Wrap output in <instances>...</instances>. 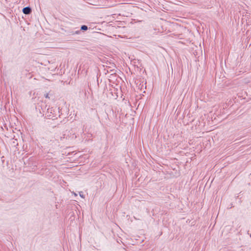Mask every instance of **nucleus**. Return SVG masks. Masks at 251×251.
<instances>
[{"label":"nucleus","mask_w":251,"mask_h":251,"mask_svg":"<svg viewBox=\"0 0 251 251\" xmlns=\"http://www.w3.org/2000/svg\"><path fill=\"white\" fill-rule=\"evenodd\" d=\"M46 114L49 119H52L56 118L57 116V114L55 113V110L52 107L47 109Z\"/></svg>","instance_id":"obj_1"},{"label":"nucleus","mask_w":251,"mask_h":251,"mask_svg":"<svg viewBox=\"0 0 251 251\" xmlns=\"http://www.w3.org/2000/svg\"><path fill=\"white\" fill-rule=\"evenodd\" d=\"M23 12L25 14H29L31 12V9L30 7H25L23 9Z\"/></svg>","instance_id":"obj_2"},{"label":"nucleus","mask_w":251,"mask_h":251,"mask_svg":"<svg viewBox=\"0 0 251 251\" xmlns=\"http://www.w3.org/2000/svg\"><path fill=\"white\" fill-rule=\"evenodd\" d=\"M71 34L74 35V34H79L80 33V30H77L75 32L72 31L70 32Z\"/></svg>","instance_id":"obj_3"},{"label":"nucleus","mask_w":251,"mask_h":251,"mask_svg":"<svg viewBox=\"0 0 251 251\" xmlns=\"http://www.w3.org/2000/svg\"><path fill=\"white\" fill-rule=\"evenodd\" d=\"M81 30H87L88 29V27L87 26L85 25H83L81 26Z\"/></svg>","instance_id":"obj_4"},{"label":"nucleus","mask_w":251,"mask_h":251,"mask_svg":"<svg viewBox=\"0 0 251 251\" xmlns=\"http://www.w3.org/2000/svg\"><path fill=\"white\" fill-rule=\"evenodd\" d=\"M79 196H80L81 198H84L83 195V194H82V192H80V193H79Z\"/></svg>","instance_id":"obj_5"},{"label":"nucleus","mask_w":251,"mask_h":251,"mask_svg":"<svg viewBox=\"0 0 251 251\" xmlns=\"http://www.w3.org/2000/svg\"><path fill=\"white\" fill-rule=\"evenodd\" d=\"M45 97L46 98H49V94H45Z\"/></svg>","instance_id":"obj_6"},{"label":"nucleus","mask_w":251,"mask_h":251,"mask_svg":"<svg viewBox=\"0 0 251 251\" xmlns=\"http://www.w3.org/2000/svg\"><path fill=\"white\" fill-rule=\"evenodd\" d=\"M73 194H74L75 196H76L77 195L75 193H73Z\"/></svg>","instance_id":"obj_7"}]
</instances>
